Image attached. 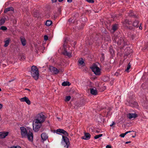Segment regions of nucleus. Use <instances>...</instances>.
I'll list each match as a JSON object with an SVG mask.
<instances>
[{"label":"nucleus","instance_id":"0eeeda50","mask_svg":"<svg viewBox=\"0 0 148 148\" xmlns=\"http://www.w3.org/2000/svg\"><path fill=\"white\" fill-rule=\"evenodd\" d=\"M56 133L58 134H62L65 136H68V134L66 131L63 129H58L56 130Z\"/></svg>","mask_w":148,"mask_h":148},{"label":"nucleus","instance_id":"774afa93","mask_svg":"<svg viewBox=\"0 0 148 148\" xmlns=\"http://www.w3.org/2000/svg\"><path fill=\"white\" fill-rule=\"evenodd\" d=\"M96 132H97V133H99V132L98 131H96Z\"/></svg>","mask_w":148,"mask_h":148},{"label":"nucleus","instance_id":"a878e982","mask_svg":"<svg viewBox=\"0 0 148 148\" xmlns=\"http://www.w3.org/2000/svg\"><path fill=\"white\" fill-rule=\"evenodd\" d=\"M70 85V83L69 82H64L62 83V85L64 86H69Z\"/></svg>","mask_w":148,"mask_h":148},{"label":"nucleus","instance_id":"c03bdc74","mask_svg":"<svg viewBox=\"0 0 148 148\" xmlns=\"http://www.w3.org/2000/svg\"><path fill=\"white\" fill-rule=\"evenodd\" d=\"M106 148H112V147L111 145H107L106 146Z\"/></svg>","mask_w":148,"mask_h":148},{"label":"nucleus","instance_id":"4c0bfd02","mask_svg":"<svg viewBox=\"0 0 148 148\" xmlns=\"http://www.w3.org/2000/svg\"><path fill=\"white\" fill-rule=\"evenodd\" d=\"M26 58V57L24 56H22L21 58V59H22L23 60H25Z\"/></svg>","mask_w":148,"mask_h":148},{"label":"nucleus","instance_id":"c9c22d12","mask_svg":"<svg viewBox=\"0 0 148 148\" xmlns=\"http://www.w3.org/2000/svg\"><path fill=\"white\" fill-rule=\"evenodd\" d=\"M66 41V40H64V42L63 44V47H64V50H66V44L65 43Z\"/></svg>","mask_w":148,"mask_h":148},{"label":"nucleus","instance_id":"473e14b6","mask_svg":"<svg viewBox=\"0 0 148 148\" xmlns=\"http://www.w3.org/2000/svg\"><path fill=\"white\" fill-rule=\"evenodd\" d=\"M7 28L5 26H2L0 27V30L5 31L7 30Z\"/></svg>","mask_w":148,"mask_h":148},{"label":"nucleus","instance_id":"cd10ccee","mask_svg":"<svg viewBox=\"0 0 148 148\" xmlns=\"http://www.w3.org/2000/svg\"><path fill=\"white\" fill-rule=\"evenodd\" d=\"M131 64L129 62L128 64L127 65V68L125 70V71L127 72H129V70L130 69V68L131 67Z\"/></svg>","mask_w":148,"mask_h":148},{"label":"nucleus","instance_id":"e2e57ef3","mask_svg":"<svg viewBox=\"0 0 148 148\" xmlns=\"http://www.w3.org/2000/svg\"><path fill=\"white\" fill-rule=\"evenodd\" d=\"M127 133H128V132H125V135H126L127 134Z\"/></svg>","mask_w":148,"mask_h":148},{"label":"nucleus","instance_id":"6e6552de","mask_svg":"<svg viewBox=\"0 0 148 148\" xmlns=\"http://www.w3.org/2000/svg\"><path fill=\"white\" fill-rule=\"evenodd\" d=\"M50 71L53 74H57L59 72V70L54 67L51 66L49 67Z\"/></svg>","mask_w":148,"mask_h":148},{"label":"nucleus","instance_id":"a18cd8bd","mask_svg":"<svg viewBox=\"0 0 148 148\" xmlns=\"http://www.w3.org/2000/svg\"><path fill=\"white\" fill-rule=\"evenodd\" d=\"M104 59V57L101 56V60L102 61H103Z\"/></svg>","mask_w":148,"mask_h":148},{"label":"nucleus","instance_id":"49530a36","mask_svg":"<svg viewBox=\"0 0 148 148\" xmlns=\"http://www.w3.org/2000/svg\"><path fill=\"white\" fill-rule=\"evenodd\" d=\"M106 81H109L110 80V78L108 77H106Z\"/></svg>","mask_w":148,"mask_h":148},{"label":"nucleus","instance_id":"de8ad7c7","mask_svg":"<svg viewBox=\"0 0 148 148\" xmlns=\"http://www.w3.org/2000/svg\"><path fill=\"white\" fill-rule=\"evenodd\" d=\"M52 3H56L57 1V0H51Z\"/></svg>","mask_w":148,"mask_h":148},{"label":"nucleus","instance_id":"864d4df0","mask_svg":"<svg viewBox=\"0 0 148 148\" xmlns=\"http://www.w3.org/2000/svg\"><path fill=\"white\" fill-rule=\"evenodd\" d=\"M25 90H28V91H29V92H30V91H31L29 89H28V88H25Z\"/></svg>","mask_w":148,"mask_h":148},{"label":"nucleus","instance_id":"1a4fd4ad","mask_svg":"<svg viewBox=\"0 0 148 148\" xmlns=\"http://www.w3.org/2000/svg\"><path fill=\"white\" fill-rule=\"evenodd\" d=\"M20 101L21 102H25L29 105L31 104V101L29 100L28 97H26L22 98L20 99Z\"/></svg>","mask_w":148,"mask_h":148},{"label":"nucleus","instance_id":"f3484780","mask_svg":"<svg viewBox=\"0 0 148 148\" xmlns=\"http://www.w3.org/2000/svg\"><path fill=\"white\" fill-rule=\"evenodd\" d=\"M90 92L92 95H96L97 94V90L93 88H91L90 89Z\"/></svg>","mask_w":148,"mask_h":148},{"label":"nucleus","instance_id":"09e8293b","mask_svg":"<svg viewBox=\"0 0 148 148\" xmlns=\"http://www.w3.org/2000/svg\"><path fill=\"white\" fill-rule=\"evenodd\" d=\"M115 124V123L114 122H112V123L110 125V126H111V127H112V126L114 125Z\"/></svg>","mask_w":148,"mask_h":148},{"label":"nucleus","instance_id":"e433bc0d","mask_svg":"<svg viewBox=\"0 0 148 148\" xmlns=\"http://www.w3.org/2000/svg\"><path fill=\"white\" fill-rule=\"evenodd\" d=\"M86 1L89 3H94V0H86Z\"/></svg>","mask_w":148,"mask_h":148},{"label":"nucleus","instance_id":"f8f14e48","mask_svg":"<svg viewBox=\"0 0 148 148\" xmlns=\"http://www.w3.org/2000/svg\"><path fill=\"white\" fill-rule=\"evenodd\" d=\"M138 116L137 114L136 113H129L128 114L127 117L130 119L132 118H135Z\"/></svg>","mask_w":148,"mask_h":148},{"label":"nucleus","instance_id":"412c9836","mask_svg":"<svg viewBox=\"0 0 148 148\" xmlns=\"http://www.w3.org/2000/svg\"><path fill=\"white\" fill-rule=\"evenodd\" d=\"M52 23V22L50 20H47L45 23V25L47 26H49L51 25Z\"/></svg>","mask_w":148,"mask_h":148},{"label":"nucleus","instance_id":"a211bd4d","mask_svg":"<svg viewBox=\"0 0 148 148\" xmlns=\"http://www.w3.org/2000/svg\"><path fill=\"white\" fill-rule=\"evenodd\" d=\"M63 54L65 56H67L69 57H71V54L67 51L66 50H64V51L63 52Z\"/></svg>","mask_w":148,"mask_h":148},{"label":"nucleus","instance_id":"8fccbe9b","mask_svg":"<svg viewBox=\"0 0 148 148\" xmlns=\"http://www.w3.org/2000/svg\"><path fill=\"white\" fill-rule=\"evenodd\" d=\"M17 22L16 20V19H14L13 21V22L14 23L16 24Z\"/></svg>","mask_w":148,"mask_h":148},{"label":"nucleus","instance_id":"f704fd0d","mask_svg":"<svg viewBox=\"0 0 148 148\" xmlns=\"http://www.w3.org/2000/svg\"><path fill=\"white\" fill-rule=\"evenodd\" d=\"M9 148H21V147L17 145L15 146L13 145L10 147Z\"/></svg>","mask_w":148,"mask_h":148},{"label":"nucleus","instance_id":"bb28decb","mask_svg":"<svg viewBox=\"0 0 148 148\" xmlns=\"http://www.w3.org/2000/svg\"><path fill=\"white\" fill-rule=\"evenodd\" d=\"M42 123L40 122V121H37L36 119L35 120V121H34V123L33 122V125H42Z\"/></svg>","mask_w":148,"mask_h":148},{"label":"nucleus","instance_id":"13d9d810","mask_svg":"<svg viewBox=\"0 0 148 148\" xmlns=\"http://www.w3.org/2000/svg\"><path fill=\"white\" fill-rule=\"evenodd\" d=\"M139 29H142V27H141V26H140L139 27Z\"/></svg>","mask_w":148,"mask_h":148},{"label":"nucleus","instance_id":"b1692460","mask_svg":"<svg viewBox=\"0 0 148 148\" xmlns=\"http://www.w3.org/2000/svg\"><path fill=\"white\" fill-rule=\"evenodd\" d=\"M79 63L81 65L84 66L85 65V63L82 58H80L78 61Z\"/></svg>","mask_w":148,"mask_h":148},{"label":"nucleus","instance_id":"603ef678","mask_svg":"<svg viewBox=\"0 0 148 148\" xmlns=\"http://www.w3.org/2000/svg\"><path fill=\"white\" fill-rule=\"evenodd\" d=\"M67 1L69 3H71L72 2V0H67Z\"/></svg>","mask_w":148,"mask_h":148},{"label":"nucleus","instance_id":"4468645a","mask_svg":"<svg viewBox=\"0 0 148 148\" xmlns=\"http://www.w3.org/2000/svg\"><path fill=\"white\" fill-rule=\"evenodd\" d=\"M128 15L131 17H133L134 18H137V16L133 12L132 10H130L128 13Z\"/></svg>","mask_w":148,"mask_h":148},{"label":"nucleus","instance_id":"4be33fe9","mask_svg":"<svg viewBox=\"0 0 148 148\" xmlns=\"http://www.w3.org/2000/svg\"><path fill=\"white\" fill-rule=\"evenodd\" d=\"M138 23L139 22L138 21L135 20L133 23L132 25L134 27H137L138 26Z\"/></svg>","mask_w":148,"mask_h":148},{"label":"nucleus","instance_id":"0e129e2a","mask_svg":"<svg viewBox=\"0 0 148 148\" xmlns=\"http://www.w3.org/2000/svg\"><path fill=\"white\" fill-rule=\"evenodd\" d=\"M135 135H136V134H135V136H132V137L133 138H134V137H135Z\"/></svg>","mask_w":148,"mask_h":148},{"label":"nucleus","instance_id":"5fc2aeb1","mask_svg":"<svg viewBox=\"0 0 148 148\" xmlns=\"http://www.w3.org/2000/svg\"><path fill=\"white\" fill-rule=\"evenodd\" d=\"M64 0H58V1L60 2H62V1H63Z\"/></svg>","mask_w":148,"mask_h":148},{"label":"nucleus","instance_id":"20e7f679","mask_svg":"<svg viewBox=\"0 0 148 148\" xmlns=\"http://www.w3.org/2000/svg\"><path fill=\"white\" fill-rule=\"evenodd\" d=\"M61 144L64 147L68 148L69 147L70 143L69 139L66 137L62 136Z\"/></svg>","mask_w":148,"mask_h":148},{"label":"nucleus","instance_id":"2eb2a0df","mask_svg":"<svg viewBox=\"0 0 148 148\" xmlns=\"http://www.w3.org/2000/svg\"><path fill=\"white\" fill-rule=\"evenodd\" d=\"M41 138L44 141L46 140L48 138V136L45 133H43L41 135Z\"/></svg>","mask_w":148,"mask_h":148},{"label":"nucleus","instance_id":"79ce46f5","mask_svg":"<svg viewBox=\"0 0 148 148\" xmlns=\"http://www.w3.org/2000/svg\"><path fill=\"white\" fill-rule=\"evenodd\" d=\"M120 74L117 72H116L114 74V75L116 76H118L119 75H120Z\"/></svg>","mask_w":148,"mask_h":148},{"label":"nucleus","instance_id":"393cba45","mask_svg":"<svg viewBox=\"0 0 148 148\" xmlns=\"http://www.w3.org/2000/svg\"><path fill=\"white\" fill-rule=\"evenodd\" d=\"M5 18H2L0 20V26L3 25L5 23Z\"/></svg>","mask_w":148,"mask_h":148},{"label":"nucleus","instance_id":"a19ab883","mask_svg":"<svg viewBox=\"0 0 148 148\" xmlns=\"http://www.w3.org/2000/svg\"><path fill=\"white\" fill-rule=\"evenodd\" d=\"M44 38L45 40H48V37L47 35H45L44 36Z\"/></svg>","mask_w":148,"mask_h":148},{"label":"nucleus","instance_id":"39448f33","mask_svg":"<svg viewBox=\"0 0 148 148\" xmlns=\"http://www.w3.org/2000/svg\"><path fill=\"white\" fill-rule=\"evenodd\" d=\"M90 68L96 75H99L101 74V69L96 64H94L90 67Z\"/></svg>","mask_w":148,"mask_h":148},{"label":"nucleus","instance_id":"69168bd1","mask_svg":"<svg viewBox=\"0 0 148 148\" xmlns=\"http://www.w3.org/2000/svg\"><path fill=\"white\" fill-rule=\"evenodd\" d=\"M27 1V0H23L22 1Z\"/></svg>","mask_w":148,"mask_h":148},{"label":"nucleus","instance_id":"f257e3e1","mask_svg":"<svg viewBox=\"0 0 148 148\" xmlns=\"http://www.w3.org/2000/svg\"><path fill=\"white\" fill-rule=\"evenodd\" d=\"M21 135L22 138H27L28 140L31 141H33V135L30 131L28 132L26 128L24 127H20Z\"/></svg>","mask_w":148,"mask_h":148},{"label":"nucleus","instance_id":"6ab92c4d","mask_svg":"<svg viewBox=\"0 0 148 148\" xmlns=\"http://www.w3.org/2000/svg\"><path fill=\"white\" fill-rule=\"evenodd\" d=\"M8 134V132H7L5 133L1 132V135L0 138H5L6 136H7Z\"/></svg>","mask_w":148,"mask_h":148},{"label":"nucleus","instance_id":"dca6fc26","mask_svg":"<svg viewBox=\"0 0 148 148\" xmlns=\"http://www.w3.org/2000/svg\"><path fill=\"white\" fill-rule=\"evenodd\" d=\"M14 11V8L12 7H9L7 8H6L4 11V13H6L8 11Z\"/></svg>","mask_w":148,"mask_h":148},{"label":"nucleus","instance_id":"bf43d9fd","mask_svg":"<svg viewBox=\"0 0 148 148\" xmlns=\"http://www.w3.org/2000/svg\"><path fill=\"white\" fill-rule=\"evenodd\" d=\"M34 16L35 17H38V16L37 15H34Z\"/></svg>","mask_w":148,"mask_h":148},{"label":"nucleus","instance_id":"aec40b11","mask_svg":"<svg viewBox=\"0 0 148 148\" xmlns=\"http://www.w3.org/2000/svg\"><path fill=\"white\" fill-rule=\"evenodd\" d=\"M10 40V39L8 38L7 40L4 41L5 44L4 45V47H6L8 46Z\"/></svg>","mask_w":148,"mask_h":148},{"label":"nucleus","instance_id":"052dcab7","mask_svg":"<svg viewBox=\"0 0 148 148\" xmlns=\"http://www.w3.org/2000/svg\"><path fill=\"white\" fill-rule=\"evenodd\" d=\"M127 132H128V133H130V132H134V131H127Z\"/></svg>","mask_w":148,"mask_h":148},{"label":"nucleus","instance_id":"2f4dec72","mask_svg":"<svg viewBox=\"0 0 148 148\" xmlns=\"http://www.w3.org/2000/svg\"><path fill=\"white\" fill-rule=\"evenodd\" d=\"M103 136V134H99V135H96L94 136L95 139H97L99 138V137L102 136Z\"/></svg>","mask_w":148,"mask_h":148},{"label":"nucleus","instance_id":"c756f323","mask_svg":"<svg viewBox=\"0 0 148 148\" xmlns=\"http://www.w3.org/2000/svg\"><path fill=\"white\" fill-rule=\"evenodd\" d=\"M105 40L109 41L110 40V36L109 35H107L104 38Z\"/></svg>","mask_w":148,"mask_h":148},{"label":"nucleus","instance_id":"5701e85b","mask_svg":"<svg viewBox=\"0 0 148 148\" xmlns=\"http://www.w3.org/2000/svg\"><path fill=\"white\" fill-rule=\"evenodd\" d=\"M21 41L22 44L23 46H24L26 45V41L25 40L24 38H21Z\"/></svg>","mask_w":148,"mask_h":148},{"label":"nucleus","instance_id":"4d7b16f0","mask_svg":"<svg viewBox=\"0 0 148 148\" xmlns=\"http://www.w3.org/2000/svg\"><path fill=\"white\" fill-rule=\"evenodd\" d=\"M114 79L113 78H112V79H111V81L113 82L114 81Z\"/></svg>","mask_w":148,"mask_h":148},{"label":"nucleus","instance_id":"ddd939ff","mask_svg":"<svg viewBox=\"0 0 148 148\" xmlns=\"http://www.w3.org/2000/svg\"><path fill=\"white\" fill-rule=\"evenodd\" d=\"M122 23L123 25L126 24L130 25L132 24V22L131 21L129 20V19H126L123 21Z\"/></svg>","mask_w":148,"mask_h":148},{"label":"nucleus","instance_id":"3c124183","mask_svg":"<svg viewBox=\"0 0 148 148\" xmlns=\"http://www.w3.org/2000/svg\"><path fill=\"white\" fill-rule=\"evenodd\" d=\"M3 106V105L2 104L0 103V109H1Z\"/></svg>","mask_w":148,"mask_h":148},{"label":"nucleus","instance_id":"37998d69","mask_svg":"<svg viewBox=\"0 0 148 148\" xmlns=\"http://www.w3.org/2000/svg\"><path fill=\"white\" fill-rule=\"evenodd\" d=\"M126 135L124 133H122V134H120V136L122 137H123V138L125 136V135Z\"/></svg>","mask_w":148,"mask_h":148},{"label":"nucleus","instance_id":"423d86ee","mask_svg":"<svg viewBox=\"0 0 148 148\" xmlns=\"http://www.w3.org/2000/svg\"><path fill=\"white\" fill-rule=\"evenodd\" d=\"M45 116L42 113H40L37 115L35 119L37 121H40L42 123L45 121Z\"/></svg>","mask_w":148,"mask_h":148},{"label":"nucleus","instance_id":"680f3d73","mask_svg":"<svg viewBox=\"0 0 148 148\" xmlns=\"http://www.w3.org/2000/svg\"><path fill=\"white\" fill-rule=\"evenodd\" d=\"M102 56H103V57H104V54L103 53H102Z\"/></svg>","mask_w":148,"mask_h":148},{"label":"nucleus","instance_id":"f03ea898","mask_svg":"<svg viewBox=\"0 0 148 148\" xmlns=\"http://www.w3.org/2000/svg\"><path fill=\"white\" fill-rule=\"evenodd\" d=\"M31 73L32 76L35 80H37L38 79L39 74L38 69L36 66L33 65L32 66Z\"/></svg>","mask_w":148,"mask_h":148},{"label":"nucleus","instance_id":"c85d7f7f","mask_svg":"<svg viewBox=\"0 0 148 148\" xmlns=\"http://www.w3.org/2000/svg\"><path fill=\"white\" fill-rule=\"evenodd\" d=\"M109 51L110 54L112 55L114 53V51L112 48L110 47Z\"/></svg>","mask_w":148,"mask_h":148},{"label":"nucleus","instance_id":"ea45409f","mask_svg":"<svg viewBox=\"0 0 148 148\" xmlns=\"http://www.w3.org/2000/svg\"><path fill=\"white\" fill-rule=\"evenodd\" d=\"M111 69V68L110 67H109L108 68H105V70L108 71H109Z\"/></svg>","mask_w":148,"mask_h":148},{"label":"nucleus","instance_id":"7ed1b4c3","mask_svg":"<svg viewBox=\"0 0 148 148\" xmlns=\"http://www.w3.org/2000/svg\"><path fill=\"white\" fill-rule=\"evenodd\" d=\"M114 39L115 42H117L118 45H122L123 46H124L127 45L126 40L124 37L119 38L118 37H115Z\"/></svg>","mask_w":148,"mask_h":148},{"label":"nucleus","instance_id":"9d476101","mask_svg":"<svg viewBox=\"0 0 148 148\" xmlns=\"http://www.w3.org/2000/svg\"><path fill=\"white\" fill-rule=\"evenodd\" d=\"M84 136L81 137L82 139L86 140H88L90 138L91 135L89 133L84 132Z\"/></svg>","mask_w":148,"mask_h":148},{"label":"nucleus","instance_id":"6e6d98bb","mask_svg":"<svg viewBox=\"0 0 148 148\" xmlns=\"http://www.w3.org/2000/svg\"><path fill=\"white\" fill-rule=\"evenodd\" d=\"M131 143V141H128V142H126L125 143L126 144H128V143Z\"/></svg>","mask_w":148,"mask_h":148},{"label":"nucleus","instance_id":"9b49d317","mask_svg":"<svg viewBox=\"0 0 148 148\" xmlns=\"http://www.w3.org/2000/svg\"><path fill=\"white\" fill-rule=\"evenodd\" d=\"M33 125V129L34 131L35 132L38 131L39 128L41 127V125Z\"/></svg>","mask_w":148,"mask_h":148},{"label":"nucleus","instance_id":"338daca9","mask_svg":"<svg viewBox=\"0 0 148 148\" xmlns=\"http://www.w3.org/2000/svg\"><path fill=\"white\" fill-rule=\"evenodd\" d=\"M1 91V89L0 88V91Z\"/></svg>","mask_w":148,"mask_h":148},{"label":"nucleus","instance_id":"7c9ffc66","mask_svg":"<svg viewBox=\"0 0 148 148\" xmlns=\"http://www.w3.org/2000/svg\"><path fill=\"white\" fill-rule=\"evenodd\" d=\"M112 29L114 31L116 30L117 29V26L116 24L114 25L112 27Z\"/></svg>","mask_w":148,"mask_h":148},{"label":"nucleus","instance_id":"72a5a7b5","mask_svg":"<svg viewBox=\"0 0 148 148\" xmlns=\"http://www.w3.org/2000/svg\"><path fill=\"white\" fill-rule=\"evenodd\" d=\"M71 98V97L70 96H66V98H65V100L66 101H69L70 100V99Z\"/></svg>","mask_w":148,"mask_h":148},{"label":"nucleus","instance_id":"58836bf2","mask_svg":"<svg viewBox=\"0 0 148 148\" xmlns=\"http://www.w3.org/2000/svg\"><path fill=\"white\" fill-rule=\"evenodd\" d=\"M69 21L71 23H73L74 22V21H73V20L72 19V18H70L69 20Z\"/></svg>","mask_w":148,"mask_h":148}]
</instances>
